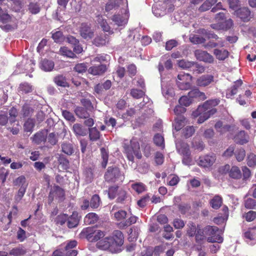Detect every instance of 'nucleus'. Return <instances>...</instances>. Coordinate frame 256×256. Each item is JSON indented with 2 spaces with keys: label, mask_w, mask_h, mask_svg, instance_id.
<instances>
[{
  "label": "nucleus",
  "mask_w": 256,
  "mask_h": 256,
  "mask_svg": "<svg viewBox=\"0 0 256 256\" xmlns=\"http://www.w3.org/2000/svg\"><path fill=\"white\" fill-rule=\"evenodd\" d=\"M20 92L22 93L28 94L32 91L33 88L32 86L28 83H24L21 84L19 86Z\"/></svg>",
  "instance_id": "obj_43"
},
{
  "label": "nucleus",
  "mask_w": 256,
  "mask_h": 256,
  "mask_svg": "<svg viewBox=\"0 0 256 256\" xmlns=\"http://www.w3.org/2000/svg\"><path fill=\"white\" fill-rule=\"evenodd\" d=\"M82 234L86 236L87 240L91 242L98 241L105 235L104 232L95 230L94 228L92 227H88L84 229Z\"/></svg>",
  "instance_id": "obj_7"
},
{
  "label": "nucleus",
  "mask_w": 256,
  "mask_h": 256,
  "mask_svg": "<svg viewBox=\"0 0 256 256\" xmlns=\"http://www.w3.org/2000/svg\"><path fill=\"white\" fill-rule=\"evenodd\" d=\"M76 115L80 118H86L88 117L89 114L86 110L82 107H78L75 110Z\"/></svg>",
  "instance_id": "obj_38"
},
{
  "label": "nucleus",
  "mask_w": 256,
  "mask_h": 256,
  "mask_svg": "<svg viewBox=\"0 0 256 256\" xmlns=\"http://www.w3.org/2000/svg\"><path fill=\"white\" fill-rule=\"evenodd\" d=\"M98 22L102 28L103 30L108 32L109 34H112L113 32L110 30V28L106 20L104 19L102 16H98Z\"/></svg>",
  "instance_id": "obj_32"
},
{
  "label": "nucleus",
  "mask_w": 256,
  "mask_h": 256,
  "mask_svg": "<svg viewBox=\"0 0 256 256\" xmlns=\"http://www.w3.org/2000/svg\"><path fill=\"white\" fill-rule=\"evenodd\" d=\"M246 156L245 150L243 148L238 150L236 152V157L238 161L241 162L244 160Z\"/></svg>",
  "instance_id": "obj_62"
},
{
  "label": "nucleus",
  "mask_w": 256,
  "mask_h": 256,
  "mask_svg": "<svg viewBox=\"0 0 256 256\" xmlns=\"http://www.w3.org/2000/svg\"><path fill=\"white\" fill-rule=\"evenodd\" d=\"M35 125L34 120L32 118H28L24 124V131L26 132H32Z\"/></svg>",
  "instance_id": "obj_36"
},
{
  "label": "nucleus",
  "mask_w": 256,
  "mask_h": 256,
  "mask_svg": "<svg viewBox=\"0 0 256 256\" xmlns=\"http://www.w3.org/2000/svg\"><path fill=\"white\" fill-rule=\"evenodd\" d=\"M108 41V36L106 34H102L95 38L93 43L96 46H99L105 45Z\"/></svg>",
  "instance_id": "obj_23"
},
{
  "label": "nucleus",
  "mask_w": 256,
  "mask_h": 256,
  "mask_svg": "<svg viewBox=\"0 0 256 256\" xmlns=\"http://www.w3.org/2000/svg\"><path fill=\"white\" fill-rule=\"evenodd\" d=\"M96 246L100 249L109 250L112 252H116L118 251L113 243V240L110 237H106L100 240L97 242Z\"/></svg>",
  "instance_id": "obj_9"
},
{
  "label": "nucleus",
  "mask_w": 256,
  "mask_h": 256,
  "mask_svg": "<svg viewBox=\"0 0 256 256\" xmlns=\"http://www.w3.org/2000/svg\"><path fill=\"white\" fill-rule=\"evenodd\" d=\"M100 204V198L97 194L93 196L90 201V206L93 208H98Z\"/></svg>",
  "instance_id": "obj_50"
},
{
  "label": "nucleus",
  "mask_w": 256,
  "mask_h": 256,
  "mask_svg": "<svg viewBox=\"0 0 256 256\" xmlns=\"http://www.w3.org/2000/svg\"><path fill=\"white\" fill-rule=\"evenodd\" d=\"M218 228L216 226H208L203 230L204 234L205 236H208L207 241L209 242H218L221 243L223 241V238L219 236L216 235V232Z\"/></svg>",
  "instance_id": "obj_6"
},
{
  "label": "nucleus",
  "mask_w": 256,
  "mask_h": 256,
  "mask_svg": "<svg viewBox=\"0 0 256 256\" xmlns=\"http://www.w3.org/2000/svg\"><path fill=\"white\" fill-rule=\"evenodd\" d=\"M80 34L81 36L86 40H90L93 38L94 32L86 24H82L80 28Z\"/></svg>",
  "instance_id": "obj_13"
},
{
  "label": "nucleus",
  "mask_w": 256,
  "mask_h": 256,
  "mask_svg": "<svg viewBox=\"0 0 256 256\" xmlns=\"http://www.w3.org/2000/svg\"><path fill=\"white\" fill-rule=\"evenodd\" d=\"M119 190L120 189L118 186H112L110 188L108 192L109 198L110 199L114 198L116 197V196H118Z\"/></svg>",
  "instance_id": "obj_57"
},
{
  "label": "nucleus",
  "mask_w": 256,
  "mask_h": 256,
  "mask_svg": "<svg viewBox=\"0 0 256 256\" xmlns=\"http://www.w3.org/2000/svg\"><path fill=\"white\" fill-rule=\"evenodd\" d=\"M110 238L113 240V243L118 250L119 247L124 244V236L122 232L118 230H114L112 233V236Z\"/></svg>",
  "instance_id": "obj_15"
},
{
  "label": "nucleus",
  "mask_w": 256,
  "mask_h": 256,
  "mask_svg": "<svg viewBox=\"0 0 256 256\" xmlns=\"http://www.w3.org/2000/svg\"><path fill=\"white\" fill-rule=\"evenodd\" d=\"M188 96L192 99V102L194 101L195 99L200 101L204 100L206 98L205 94L200 91L198 88L192 90L188 93Z\"/></svg>",
  "instance_id": "obj_17"
},
{
  "label": "nucleus",
  "mask_w": 256,
  "mask_h": 256,
  "mask_svg": "<svg viewBox=\"0 0 256 256\" xmlns=\"http://www.w3.org/2000/svg\"><path fill=\"white\" fill-rule=\"evenodd\" d=\"M28 10L32 14H36L40 11V8L36 3L32 2L28 5Z\"/></svg>",
  "instance_id": "obj_53"
},
{
  "label": "nucleus",
  "mask_w": 256,
  "mask_h": 256,
  "mask_svg": "<svg viewBox=\"0 0 256 256\" xmlns=\"http://www.w3.org/2000/svg\"><path fill=\"white\" fill-rule=\"evenodd\" d=\"M54 62L47 59L42 60L40 64V68L45 72H50L54 68Z\"/></svg>",
  "instance_id": "obj_21"
},
{
  "label": "nucleus",
  "mask_w": 256,
  "mask_h": 256,
  "mask_svg": "<svg viewBox=\"0 0 256 256\" xmlns=\"http://www.w3.org/2000/svg\"><path fill=\"white\" fill-rule=\"evenodd\" d=\"M60 52L62 55L68 58H72L75 56V54L66 47L61 48L60 50Z\"/></svg>",
  "instance_id": "obj_46"
},
{
  "label": "nucleus",
  "mask_w": 256,
  "mask_h": 256,
  "mask_svg": "<svg viewBox=\"0 0 256 256\" xmlns=\"http://www.w3.org/2000/svg\"><path fill=\"white\" fill-rule=\"evenodd\" d=\"M98 220V216L93 212H90L86 215L84 218V222L86 224H92L96 223Z\"/></svg>",
  "instance_id": "obj_30"
},
{
  "label": "nucleus",
  "mask_w": 256,
  "mask_h": 256,
  "mask_svg": "<svg viewBox=\"0 0 256 256\" xmlns=\"http://www.w3.org/2000/svg\"><path fill=\"white\" fill-rule=\"evenodd\" d=\"M192 76L188 74L180 72L178 76L176 84L182 90H188L191 86L190 82Z\"/></svg>",
  "instance_id": "obj_8"
},
{
  "label": "nucleus",
  "mask_w": 256,
  "mask_h": 256,
  "mask_svg": "<svg viewBox=\"0 0 256 256\" xmlns=\"http://www.w3.org/2000/svg\"><path fill=\"white\" fill-rule=\"evenodd\" d=\"M217 0H206L199 8L200 12H204L209 10L212 6L216 3Z\"/></svg>",
  "instance_id": "obj_40"
},
{
  "label": "nucleus",
  "mask_w": 256,
  "mask_h": 256,
  "mask_svg": "<svg viewBox=\"0 0 256 256\" xmlns=\"http://www.w3.org/2000/svg\"><path fill=\"white\" fill-rule=\"evenodd\" d=\"M235 14L244 22H248L252 18L250 11L247 8H242L236 10Z\"/></svg>",
  "instance_id": "obj_14"
},
{
  "label": "nucleus",
  "mask_w": 256,
  "mask_h": 256,
  "mask_svg": "<svg viewBox=\"0 0 256 256\" xmlns=\"http://www.w3.org/2000/svg\"><path fill=\"white\" fill-rule=\"evenodd\" d=\"M192 102V99L188 96V94L187 96H182L179 100L180 105L185 106H189Z\"/></svg>",
  "instance_id": "obj_44"
},
{
  "label": "nucleus",
  "mask_w": 256,
  "mask_h": 256,
  "mask_svg": "<svg viewBox=\"0 0 256 256\" xmlns=\"http://www.w3.org/2000/svg\"><path fill=\"white\" fill-rule=\"evenodd\" d=\"M247 164L250 167H254L256 165V155L250 153L248 155Z\"/></svg>",
  "instance_id": "obj_47"
},
{
  "label": "nucleus",
  "mask_w": 256,
  "mask_h": 256,
  "mask_svg": "<svg viewBox=\"0 0 256 256\" xmlns=\"http://www.w3.org/2000/svg\"><path fill=\"white\" fill-rule=\"evenodd\" d=\"M62 114L66 120L71 122H74L75 121V118L70 112L66 110H63L62 111Z\"/></svg>",
  "instance_id": "obj_60"
},
{
  "label": "nucleus",
  "mask_w": 256,
  "mask_h": 256,
  "mask_svg": "<svg viewBox=\"0 0 256 256\" xmlns=\"http://www.w3.org/2000/svg\"><path fill=\"white\" fill-rule=\"evenodd\" d=\"M54 82L58 86L63 87L66 86V79L62 76H58L54 78Z\"/></svg>",
  "instance_id": "obj_63"
},
{
  "label": "nucleus",
  "mask_w": 256,
  "mask_h": 256,
  "mask_svg": "<svg viewBox=\"0 0 256 256\" xmlns=\"http://www.w3.org/2000/svg\"><path fill=\"white\" fill-rule=\"evenodd\" d=\"M246 239L250 241L256 239V227L248 228L244 233Z\"/></svg>",
  "instance_id": "obj_34"
},
{
  "label": "nucleus",
  "mask_w": 256,
  "mask_h": 256,
  "mask_svg": "<svg viewBox=\"0 0 256 256\" xmlns=\"http://www.w3.org/2000/svg\"><path fill=\"white\" fill-rule=\"evenodd\" d=\"M130 95L134 98H140L143 96L144 92L141 90L133 88L131 90Z\"/></svg>",
  "instance_id": "obj_59"
},
{
  "label": "nucleus",
  "mask_w": 256,
  "mask_h": 256,
  "mask_svg": "<svg viewBox=\"0 0 256 256\" xmlns=\"http://www.w3.org/2000/svg\"><path fill=\"white\" fill-rule=\"evenodd\" d=\"M114 216L117 220H121L126 217V212L125 210H120L114 213Z\"/></svg>",
  "instance_id": "obj_64"
},
{
  "label": "nucleus",
  "mask_w": 256,
  "mask_h": 256,
  "mask_svg": "<svg viewBox=\"0 0 256 256\" xmlns=\"http://www.w3.org/2000/svg\"><path fill=\"white\" fill-rule=\"evenodd\" d=\"M127 8V0H110L106 5L105 10L106 12L119 10L120 12L122 10L126 12Z\"/></svg>",
  "instance_id": "obj_5"
},
{
  "label": "nucleus",
  "mask_w": 256,
  "mask_h": 256,
  "mask_svg": "<svg viewBox=\"0 0 256 256\" xmlns=\"http://www.w3.org/2000/svg\"><path fill=\"white\" fill-rule=\"evenodd\" d=\"M218 99H213L206 100L202 106H199L197 110L192 112L194 117L199 116L198 122L202 124L208 120L211 116L214 114L216 110L214 108L220 103Z\"/></svg>",
  "instance_id": "obj_1"
},
{
  "label": "nucleus",
  "mask_w": 256,
  "mask_h": 256,
  "mask_svg": "<svg viewBox=\"0 0 256 256\" xmlns=\"http://www.w3.org/2000/svg\"><path fill=\"white\" fill-rule=\"evenodd\" d=\"M52 38L56 42H60L64 40V36L60 31H57L52 34Z\"/></svg>",
  "instance_id": "obj_61"
},
{
  "label": "nucleus",
  "mask_w": 256,
  "mask_h": 256,
  "mask_svg": "<svg viewBox=\"0 0 256 256\" xmlns=\"http://www.w3.org/2000/svg\"><path fill=\"white\" fill-rule=\"evenodd\" d=\"M242 82L241 80L236 81L232 88L227 90L226 93V98H232L233 96L236 94L238 88L242 86Z\"/></svg>",
  "instance_id": "obj_19"
},
{
  "label": "nucleus",
  "mask_w": 256,
  "mask_h": 256,
  "mask_svg": "<svg viewBox=\"0 0 256 256\" xmlns=\"http://www.w3.org/2000/svg\"><path fill=\"white\" fill-rule=\"evenodd\" d=\"M176 147L178 152L182 156H188L190 154L189 146L184 142H176Z\"/></svg>",
  "instance_id": "obj_22"
},
{
  "label": "nucleus",
  "mask_w": 256,
  "mask_h": 256,
  "mask_svg": "<svg viewBox=\"0 0 256 256\" xmlns=\"http://www.w3.org/2000/svg\"><path fill=\"white\" fill-rule=\"evenodd\" d=\"M121 14L118 12V14H115L112 18V21L115 24L118 26H124L128 20V11L124 12V10L120 11Z\"/></svg>",
  "instance_id": "obj_10"
},
{
  "label": "nucleus",
  "mask_w": 256,
  "mask_h": 256,
  "mask_svg": "<svg viewBox=\"0 0 256 256\" xmlns=\"http://www.w3.org/2000/svg\"><path fill=\"white\" fill-rule=\"evenodd\" d=\"M0 22L2 24L0 25V27L4 30L10 31L15 29L17 26L16 19L14 18L11 17L7 13L2 12L0 14Z\"/></svg>",
  "instance_id": "obj_4"
},
{
  "label": "nucleus",
  "mask_w": 256,
  "mask_h": 256,
  "mask_svg": "<svg viewBox=\"0 0 256 256\" xmlns=\"http://www.w3.org/2000/svg\"><path fill=\"white\" fill-rule=\"evenodd\" d=\"M214 54L217 59L220 60H224L228 56L229 53L226 50L214 49Z\"/></svg>",
  "instance_id": "obj_31"
},
{
  "label": "nucleus",
  "mask_w": 256,
  "mask_h": 256,
  "mask_svg": "<svg viewBox=\"0 0 256 256\" xmlns=\"http://www.w3.org/2000/svg\"><path fill=\"white\" fill-rule=\"evenodd\" d=\"M190 42L194 44H202L206 40L204 38L196 35L190 36Z\"/></svg>",
  "instance_id": "obj_55"
},
{
  "label": "nucleus",
  "mask_w": 256,
  "mask_h": 256,
  "mask_svg": "<svg viewBox=\"0 0 256 256\" xmlns=\"http://www.w3.org/2000/svg\"><path fill=\"white\" fill-rule=\"evenodd\" d=\"M79 217L76 212H74L70 216H68V226L70 228H72L78 226L79 222Z\"/></svg>",
  "instance_id": "obj_25"
},
{
  "label": "nucleus",
  "mask_w": 256,
  "mask_h": 256,
  "mask_svg": "<svg viewBox=\"0 0 256 256\" xmlns=\"http://www.w3.org/2000/svg\"><path fill=\"white\" fill-rule=\"evenodd\" d=\"M51 195H53L60 198H62L64 196V192L60 186H54L52 192L50 193V196Z\"/></svg>",
  "instance_id": "obj_39"
},
{
  "label": "nucleus",
  "mask_w": 256,
  "mask_h": 256,
  "mask_svg": "<svg viewBox=\"0 0 256 256\" xmlns=\"http://www.w3.org/2000/svg\"><path fill=\"white\" fill-rule=\"evenodd\" d=\"M138 218L135 216H131L128 220L124 222H121L119 224L120 228H124L135 224Z\"/></svg>",
  "instance_id": "obj_37"
},
{
  "label": "nucleus",
  "mask_w": 256,
  "mask_h": 256,
  "mask_svg": "<svg viewBox=\"0 0 256 256\" xmlns=\"http://www.w3.org/2000/svg\"><path fill=\"white\" fill-rule=\"evenodd\" d=\"M229 176L232 178L238 179L242 177V172L238 167L234 166L229 172Z\"/></svg>",
  "instance_id": "obj_35"
},
{
  "label": "nucleus",
  "mask_w": 256,
  "mask_h": 256,
  "mask_svg": "<svg viewBox=\"0 0 256 256\" xmlns=\"http://www.w3.org/2000/svg\"><path fill=\"white\" fill-rule=\"evenodd\" d=\"M140 34H137L135 30L130 31L128 34L127 40L130 42H134L140 39Z\"/></svg>",
  "instance_id": "obj_49"
},
{
  "label": "nucleus",
  "mask_w": 256,
  "mask_h": 256,
  "mask_svg": "<svg viewBox=\"0 0 256 256\" xmlns=\"http://www.w3.org/2000/svg\"><path fill=\"white\" fill-rule=\"evenodd\" d=\"M88 132L89 138L90 140L94 142L100 139V134L96 127L89 128Z\"/></svg>",
  "instance_id": "obj_33"
},
{
  "label": "nucleus",
  "mask_w": 256,
  "mask_h": 256,
  "mask_svg": "<svg viewBox=\"0 0 256 256\" xmlns=\"http://www.w3.org/2000/svg\"><path fill=\"white\" fill-rule=\"evenodd\" d=\"M186 124V118L183 116H178L175 118L173 126L176 131H178L184 127Z\"/></svg>",
  "instance_id": "obj_24"
},
{
  "label": "nucleus",
  "mask_w": 256,
  "mask_h": 256,
  "mask_svg": "<svg viewBox=\"0 0 256 256\" xmlns=\"http://www.w3.org/2000/svg\"><path fill=\"white\" fill-rule=\"evenodd\" d=\"M124 148L130 161L134 162V156L138 159L142 158L140 144L136 138H133L130 142L128 140L125 141L124 144Z\"/></svg>",
  "instance_id": "obj_2"
},
{
  "label": "nucleus",
  "mask_w": 256,
  "mask_h": 256,
  "mask_svg": "<svg viewBox=\"0 0 256 256\" xmlns=\"http://www.w3.org/2000/svg\"><path fill=\"white\" fill-rule=\"evenodd\" d=\"M234 141L240 144H244L248 142L249 136L244 131L239 132L234 138Z\"/></svg>",
  "instance_id": "obj_20"
},
{
  "label": "nucleus",
  "mask_w": 256,
  "mask_h": 256,
  "mask_svg": "<svg viewBox=\"0 0 256 256\" xmlns=\"http://www.w3.org/2000/svg\"><path fill=\"white\" fill-rule=\"evenodd\" d=\"M132 187L134 190L138 194L142 193L145 190V186L141 182H137L132 184Z\"/></svg>",
  "instance_id": "obj_51"
},
{
  "label": "nucleus",
  "mask_w": 256,
  "mask_h": 256,
  "mask_svg": "<svg viewBox=\"0 0 256 256\" xmlns=\"http://www.w3.org/2000/svg\"><path fill=\"white\" fill-rule=\"evenodd\" d=\"M172 224L174 228L176 229L182 228L185 226L184 221L178 218L174 219Z\"/></svg>",
  "instance_id": "obj_58"
},
{
  "label": "nucleus",
  "mask_w": 256,
  "mask_h": 256,
  "mask_svg": "<svg viewBox=\"0 0 256 256\" xmlns=\"http://www.w3.org/2000/svg\"><path fill=\"white\" fill-rule=\"evenodd\" d=\"M48 142L52 146L55 145L58 142V134L54 132L49 134L47 137Z\"/></svg>",
  "instance_id": "obj_52"
},
{
  "label": "nucleus",
  "mask_w": 256,
  "mask_h": 256,
  "mask_svg": "<svg viewBox=\"0 0 256 256\" xmlns=\"http://www.w3.org/2000/svg\"><path fill=\"white\" fill-rule=\"evenodd\" d=\"M13 184L14 186H20V188L25 189H26L28 186V183L24 176H20L14 180Z\"/></svg>",
  "instance_id": "obj_26"
},
{
  "label": "nucleus",
  "mask_w": 256,
  "mask_h": 256,
  "mask_svg": "<svg viewBox=\"0 0 256 256\" xmlns=\"http://www.w3.org/2000/svg\"><path fill=\"white\" fill-rule=\"evenodd\" d=\"M154 144L162 148H164V138L163 136L160 134H156L154 138Z\"/></svg>",
  "instance_id": "obj_41"
},
{
  "label": "nucleus",
  "mask_w": 256,
  "mask_h": 256,
  "mask_svg": "<svg viewBox=\"0 0 256 256\" xmlns=\"http://www.w3.org/2000/svg\"><path fill=\"white\" fill-rule=\"evenodd\" d=\"M222 198L219 195H216L210 201V206L214 209L218 210L222 206Z\"/></svg>",
  "instance_id": "obj_28"
},
{
  "label": "nucleus",
  "mask_w": 256,
  "mask_h": 256,
  "mask_svg": "<svg viewBox=\"0 0 256 256\" xmlns=\"http://www.w3.org/2000/svg\"><path fill=\"white\" fill-rule=\"evenodd\" d=\"M106 180L110 182H122L124 176L120 172L119 168L116 166H109L104 174Z\"/></svg>",
  "instance_id": "obj_3"
},
{
  "label": "nucleus",
  "mask_w": 256,
  "mask_h": 256,
  "mask_svg": "<svg viewBox=\"0 0 256 256\" xmlns=\"http://www.w3.org/2000/svg\"><path fill=\"white\" fill-rule=\"evenodd\" d=\"M187 234L190 236H194L197 232L198 229L195 224L193 222H189L188 224Z\"/></svg>",
  "instance_id": "obj_42"
},
{
  "label": "nucleus",
  "mask_w": 256,
  "mask_h": 256,
  "mask_svg": "<svg viewBox=\"0 0 256 256\" xmlns=\"http://www.w3.org/2000/svg\"><path fill=\"white\" fill-rule=\"evenodd\" d=\"M72 130L76 136H84L86 135L88 132L86 128L79 124H75L72 127Z\"/></svg>",
  "instance_id": "obj_27"
},
{
  "label": "nucleus",
  "mask_w": 256,
  "mask_h": 256,
  "mask_svg": "<svg viewBox=\"0 0 256 256\" xmlns=\"http://www.w3.org/2000/svg\"><path fill=\"white\" fill-rule=\"evenodd\" d=\"M46 132H40L36 133L32 138V142L36 144H40L42 142H44L46 140Z\"/></svg>",
  "instance_id": "obj_29"
},
{
  "label": "nucleus",
  "mask_w": 256,
  "mask_h": 256,
  "mask_svg": "<svg viewBox=\"0 0 256 256\" xmlns=\"http://www.w3.org/2000/svg\"><path fill=\"white\" fill-rule=\"evenodd\" d=\"M106 66L105 64H100L90 67L88 70V72L92 75L97 76L102 74L106 72Z\"/></svg>",
  "instance_id": "obj_18"
},
{
  "label": "nucleus",
  "mask_w": 256,
  "mask_h": 256,
  "mask_svg": "<svg viewBox=\"0 0 256 256\" xmlns=\"http://www.w3.org/2000/svg\"><path fill=\"white\" fill-rule=\"evenodd\" d=\"M101 152V154L102 157V166L104 168H105L106 166L108 161V154L106 150L104 148H102L100 149Z\"/></svg>",
  "instance_id": "obj_48"
},
{
  "label": "nucleus",
  "mask_w": 256,
  "mask_h": 256,
  "mask_svg": "<svg viewBox=\"0 0 256 256\" xmlns=\"http://www.w3.org/2000/svg\"><path fill=\"white\" fill-rule=\"evenodd\" d=\"M194 55L196 58L200 61L212 63L214 62L213 56L206 51L200 50H196Z\"/></svg>",
  "instance_id": "obj_12"
},
{
  "label": "nucleus",
  "mask_w": 256,
  "mask_h": 256,
  "mask_svg": "<svg viewBox=\"0 0 256 256\" xmlns=\"http://www.w3.org/2000/svg\"><path fill=\"white\" fill-rule=\"evenodd\" d=\"M214 82V76L211 74L203 75L198 78L196 84L199 86H206Z\"/></svg>",
  "instance_id": "obj_16"
},
{
  "label": "nucleus",
  "mask_w": 256,
  "mask_h": 256,
  "mask_svg": "<svg viewBox=\"0 0 256 256\" xmlns=\"http://www.w3.org/2000/svg\"><path fill=\"white\" fill-rule=\"evenodd\" d=\"M216 160V158L214 154L206 155L200 158L198 164L201 166L208 168L212 166L214 164Z\"/></svg>",
  "instance_id": "obj_11"
},
{
  "label": "nucleus",
  "mask_w": 256,
  "mask_h": 256,
  "mask_svg": "<svg viewBox=\"0 0 256 256\" xmlns=\"http://www.w3.org/2000/svg\"><path fill=\"white\" fill-rule=\"evenodd\" d=\"M194 132L195 129L192 126H186L183 130L184 135L186 138L192 136Z\"/></svg>",
  "instance_id": "obj_56"
},
{
  "label": "nucleus",
  "mask_w": 256,
  "mask_h": 256,
  "mask_svg": "<svg viewBox=\"0 0 256 256\" xmlns=\"http://www.w3.org/2000/svg\"><path fill=\"white\" fill-rule=\"evenodd\" d=\"M26 250L21 248H16L12 249L10 252V254L14 256H20L24 254Z\"/></svg>",
  "instance_id": "obj_54"
},
{
  "label": "nucleus",
  "mask_w": 256,
  "mask_h": 256,
  "mask_svg": "<svg viewBox=\"0 0 256 256\" xmlns=\"http://www.w3.org/2000/svg\"><path fill=\"white\" fill-rule=\"evenodd\" d=\"M62 152L66 154L70 155L74 152L72 145L70 144L64 143L62 145Z\"/></svg>",
  "instance_id": "obj_45"
}]
</instances>
